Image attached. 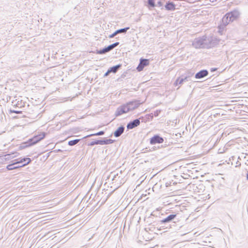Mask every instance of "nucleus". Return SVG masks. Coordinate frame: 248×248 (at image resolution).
I'll return each mask as SVG.
<instances>
[{
    "instance_id": "nucleus-3",
    "label": "nucleus",
    "mask_w": 248,
    "mask_h": 248,
    "mask_svg": "<svg viewBox=\"0 0 248 248\" xmlns=\"http://www.w3.org/2000/svg\"><path fill=\"white\" fill-rule=\"evenodd\" d=\"M46 136V133L44 132H40L37 135L34 136L32 138L29 140V145H33L39 141H41L45 138Z\"/></svg>"
},
{
    "instance_id": "nucleus-4",
    "label": "nucleus",
    "mask_w": 248,
    "mask_h": 248,
    "mask_svg": "<svg viewBox=\"0 0 248 248\" xmlns=\"http://www.w3.org/2000/svg\"><path fill=\"white\" fill-rule=\"evenodd\" d=\"M129 104H126L119 108L116 111V115L119 116L124 113H126L130 110Z\"/></svg>"
},
{
    "instance_id": "nucleus-8",
    "label": "nucleus",
    "mask_w": 248,
    "mask_h": 248,
    "mask_svg": "<svg viewBox=\"0 0 248 248\" xmlns=\"http://www.w3.org/2000/svg\"><path fill=\"white\" fill-rule=\"evenodd\" d=\"M140 121L138 119H136L133 122L129 123L127 126L128 129H133V128L139 125Z\"/></svg>"
},
{
    "instance_id": "nucleus-7",
    "label": "nucleus",
    "mask_w": 248,
    "mask_h": 248,
    "mask_svg": "<svg viewBox=\"0 0 248 248\" xmlns=\"http://www.w3.org/2000/svg\"><path fill=\"white\" fill-rule=\"evenodd\" d=\"M163 139L157 135L154 136L150 140V143L151 144H155L156 143H162L163 142Z\"/></svg>"
},
{
    "instance_id": "nucleus-2",
    "label": "nucleus",
    "mask_w": 248,
    "mask_h": 248,
    "mask_svg": "<svg viewBox=\"0 0 248 248\" xmlns=\"http://www.w3.org/2000/svg\"><path fill=\"white\" fill-rule=\"evenodd\" d=\"M238 16V14L236 12H231L225 15L222 18V21L224 25H227L235 20Z\"/></svg>"
},
{
    "instance_id": "nucleus-21",
    "label": "nucleus",
    "mask_w": 248,
    "mask_h": 248,
    "mask_svg": "<svg viewBox=\"0 0 248 248\" xmlns=\"http://www.w3.org/2000/svg\"><path fill=\"white\" fill-rule=\"evenodd\" d=\"M174 216H172V215H170L168 217H174Z\"/></svg>"
},
{
    "instance_id": "nucleus-13",
    "label": "nucleus",
    "mask_w": 248,
    "mask_h": 248,
    "mask_svg": "<svg viewBox=\"0 0 248 248\" xmlns=\"http://www.w3.org/2000/svg\"><path fill=\"white\" fill-rule=\"evenodd\" d=\"M79 141V140H78V139L70 140L68 142V145L70 146L74 145L76 144L77 143H78Z\"/></svg>"
},
{
    "instance_id": "nucleus-6",
    "label": "nucleus",
    "mask_w": 248,
    "mask_h": 248,
    "mask_svg": "<svg viewBox=\"0 0 248 248\" xmlns=\"http://www.w3.org/2000/svg\"><path fill=\"white\" fill-rule=\"evenodd\" d=\"M149 64V62L148 60L141 59L140 60V62L137 67V69L138 71L140 72L143 69L145 66L148 65Z\"/></svg>"
},
{
    "instance_id": "nucleus-19",
    "label": "nucleus",
    "mask_w": 248,
    "mask_h": 248,
    "mask_svg": "<svg viewBox=\"0 0 248 248\" xmlns=\"http://www.w3.org/2000/svg\"><path fill=\"white\" fill-rule=\"evenodd\" d=\"M172 218H166L164 220H162V222H165L169 221Z\"/></svg>"
},
{
    "instance_id": "nucleus-18",
    "label": "nucleus",
    "mask_w": 248,
    "mask_h": 248,
    "mask_svg": "<svg viewBox=\"0 0 248 248\" xmlns=\"http://www.w3.org/2000/svg\"><path fill=\"white\" fill-rule=\"evenodd\" d=\"M118 33H116V31L115 32H114L113 33H112V34L110 35L109 36V37L110 38H113L114 37L116 34H117Z\"/></svg>"
},
{
    "instance_id": "nucleus-9",
    "label": "nucleus",
    "mask_w": 248,
    "mask_h": 248,
    "mask_svg": "<svg viewBox=\"0 0 248 248\" xmlns=\"http://www.w3.org/2000/svg\"><path fill=\"white\" fill-rule=\"evenodd\" d=\"M208 75V72L206 70H202L199 72L197 73L195 75L196 78H204Z\"/></svg>"
},
{
    "instance_id": "nucleus-15",
    "label": "nucleus",
    "mask_w": 248,
    "mask_h": 248,
    "mask_svg": "<svg viewBox=\"0 0 248 248\" xmlns=\"http://www.w3.org/2000/svg\"><path fill=\"white\" fill-rule=\"evenodd\" d=\"M10 113H16V114H21V113H22V111L16 110H10Z\"/></svg>"
},
{
    "instance_id": "nucleus-1",
    "label": "nucleus",
    "mask_w": 248,
    "mask_h": 248,
    "mask_svg": "<svg viewBox=\"0 0 248 248\" xmlns=\"http://www.w3.org/2000/svg\"><path fill=\"white\" fill-rule=\"evenodd\" d=\"M31 161V159L28 157L24 158L19 160H17L15 163L7 165L6 169L9 170L16 169L29 164Z\"/></svg>"
},
{
    "instance_id": "nucleus-5",
    "label": "nucleus",
    "mask_w": 248,
    "mask_h": 248,
    "mask_svg": "<svg viewBox=\"0 0 248 248\" xmlns=\"http://www.w3.org/2000/svg\"><path fill=\"white\" fill-rule=\"evenodd\" d=\"M118 45H119V43L116 42L114 44H113L108 46V47H107L103 49L97 50L96 51V53L98 54H102L105 53L107 52H108L110 50L112 49L113 48H114L115 47L117 46Z\"/></svg>"
},
{
    "instance_id": "nucleus-14",
    "label": "nucleus",
    "mask_w": 248,
    "mask_h": 248,
    "mask_svg": "<svg viewBox=\"0 0 248 248\" xmlns=\"http://www.w3.org/2000/svg\"><path fill=\"white\" fill-rule=\"evenodd\" d=\"M128 29H129V28H126L118 30L116 31V33H122V32H126V31Z\"/></svg>"
},
{
    "instance_id": "nucleus-12",
    "label": "nucleus",
    "mask_w": 248,
    "mask_h": 248,
    "mask_svg": "<svg viewBox=\"0 0 248 248\" xmlns=\"http://www.w3.org/2000/svg\"><path fill=\"white\" fill-rule=\"evenodd\" d=\"M120 65H117L115 66L112 67L109 70H108V72H113L115 73L117 69L119 68Z\"/></svg>"
},
{
    "instance_id": "nucleus-17",
    "label": "nucleus",
    "mask_w": 248,
    "mask_h": 248,
    "mask_svg": "<svg viewBox=\"0 0 248 248\" xmlns=\"http://www.w3.org/2000/svg\"><path fill=\"white\" fill-rule=\"evenodd\" d=\"M104 134V131H101L97 133L92 134V135H91V136H99V135H102Z\"/></svg>"
},
{
    "instance_id": "nucleus-11",
    "label": "nucleus",
    "mask_w": 248,
    "mask_h": 248,
    "mask_svg": "<svg viewBox=\"0 0 248 248\" xmlns=\"http://www.w3.org/2000/svg\"><path fill=\"white\" fill-rule=\"evenodd\" d=\"M165 8L168 10H173L175 9V5L172 2L168 3L165 5Z\"/></svg>"
},
{
    "instance_id": "nucleus-16",
    "label": "nucleus",
    "mask_w": 248,
    "mask_h": 248,
    "mask_svg": "<svg viewBox=\"0 0 248 248\" xmlns=\"http://www.w3.org/2000/svg\"><path fill=\"white\" fill-rule=\"evenodd\" d=\"M149 4L152 7H154L155 4V0H148Z\"/></svg>"
},
{
    "instance_id": "nucleus-10",
    "label": "nucleus",
    "mask_w": 248,
    "mask_h": 248,
    "mask_svg": "<svg viewBox=\"0 0 248 248\" xmlns=\"http://www.w3.org/2000/svg\"><path fill=\"white\" fill-rule=\"evenodd\" d=\"M124 131V127L123 126L119 127L114 133V135L115 137H119Z\"/></svg>"
},
{
    "instance_id": "nucleus-20",
    "label": "nucleus",
    "mask_w": 248,
    "mask_h": 248,
    "mask_svg": "<svg viewBox=\"0 0 248 248\" xmlns=\"http://www.w3.org/2000/svg\"><path fill=\"white\" fill-rule=\"evenodd\" d=\"M110 72H108V70L107 71V72L105 74V76H107L109 73Z\"/></svg>"
}]
</instances>
